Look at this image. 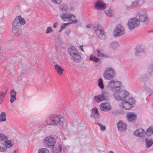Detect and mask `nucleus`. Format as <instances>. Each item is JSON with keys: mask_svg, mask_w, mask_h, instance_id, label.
Instances as JSON below:
<instances>
[{"mask_svg": "<svg viewBox=\"0 0 153 153\" xmlns=\"http://www.w3.org/2000/svg\"><path fill=\"white\" fill-rule=\"evenodd\" d=\"M140 21L136 17L131 18L128 20L127 25L130 30H132L140 25Z\"/></svg>", "mask_w": 153, "mask_h": 153, "instance_id": "obj_7", "label": "nucleus"}, {"mask_svg": "<svg viewBox=\"0 0 153 153\" xmlns=\"http://www.w3.org/2000/svg\"><path fill=\"white\" fill-rule=\"evenodd\" d=\"M98 85L101 89H103L104 86L102 78H100L98 80Z\"/></svg>", "mask_w": 153, "mask_h": 153, "instance_id": "obj_32", "label": "nucleus"}, {"mask_svg": "<svg viewBox=\"0 0 153 153\" xmlns=\"http://www.w3.org/2000/svg\"><path fill=\"white\" fill-rule=\"evenodd\" d=\"M69 24H70V23H63L62 24L60 28L59 31V33H60L63 30L66 28L67 26Z\"/></svg>", "mask_w": 153, "mask_h": 153, "instance_id": "obj_34", "label": "nucleus"}, {"mask_svg": "<svg viewBox=\"0 0 153 153\" xmlns=\"http://www.w3.org/2000/svg\"><path fill=\"white\" fill-rule=\"evenodd\" d=\"M79 48L80 50H81L82 51H84V50L83 49V45H80L79 46Z\"/></svg>", "mask_w": 153, "mask_h": 153, "instance_id": "obj_51", "label": "nucleus"}, {"mask_svg": "<svg viewBox=\"0 0 153 153\" xmlns=\"http://www.w3.org/2000/svg\"><path fill=\"white\" fill-rule=\"evenodd\" d=\"M91 117L95 118H97L100 116V115L98 112V111L97 108L95 107L93 108L91 110Z\"/></svg>", "mask_w": 153, "mask_h": 153, "instance_id": "obj_20", "label": "nucleus"}, {"mask_svg": "<svg viewBox=\"0 0 153 153\" xmlns=\"http://www.w3.org/2000/svg\"><path fill=\"white\" fill-rule=\"evenodd\" d=\"M115 76V73L114 69L111 67H107L104 72V77L108 80L113 79Z\"/></svg>", "mask_w": 153, "mask_h": 153, "instance_id": "obj_6", "label": "nucleus"}, {"mask_svg": "<svg viewBox=\"0 0 153 153\" xmlns=\"http://www.w3.org/2000/svg\"><path fill=\"white\" fill-rule=\"evenodd\" d=\"M18 152V150L17 149H16V150H14L13 151V152H12V153H17Z\"/></svg>", "mask_w": 153, "mask_h": 153, "instance_id": "obj_53", "label": "nucleus"}, {"mask_svg": "<svg viewBox=\"0 0 153 153\" xmlns=\"http://www.w3.org/2000/svg\"><path fill=\"white\" fill-rule=\"evenodd\" d=\"M72 56L74 61H76V62H79V60L81 59V56L80 53L78 51L75 54H74Z\"/></svg>", "mask_w": 153, "mask_h": 153, "instance_id": "obj_24", "label": "nucleus"}, {"mask_svg": "<svg viewBox=\"0 0 153 153\" xmlns=\"http://www.w3.org/2000/svg\"><path fill=\"white\" fill-rule=\"evenodd\" d=\"M60 10L62 11H65L68 9L67 5L64 4L60 5L59 6Z\"/></svg>", "mask_w": 153, "mask_h": 153, "instance_id": "obj_35", "label": "nucleus"}, {"mask_svg": "<svg viewBox=\"0 0 153 153\" xmlns=\"http://www.w3.org/2000/svg\"><path fill=\"white\" fill-rule=\"evenodd\" d=\"M7 151L6 149L4 147H2L0 146V152H4Z\"/></svg>", "mask_w": 153, "mask_h": 153, "instance_id": "obj_45", "label": "nucleus"}, {"mask_svg": "<svg viewBox=\"0 0 153 153\" xmlns=\"http://www.w3.org/2000/svg\"><path fill=\"white\" fill-rule=\"evenodd\" d=\"M91 25L90 24H88L87 25H86V27L87 28H90V27H91Z\"/></svg>", "mask_w": 153, "mask_h": 153, "instance_id": "obj_52", "label": "nucleus"}, {"mask_svg": "<svg viewBox=\"0 0 153 153\" xmlns=\"http://www.w3.org/2000/svg\"><path fill=\"white\" fill-rule=\"evenodd\" d=\"M146 147L148 148L153 144V139L152 138L146 137L145 139Z\"/></svg>", "mask_w": 153, "mask_h": 153, "instance_id": "obj_19", "label": "nucleus"}, {"mask_svg": "<svg viewBox=\"0 0 153 153\" xmlns=\"http://www.w3.org/2000/svg\"><path fill=\"white\" fill-rule=\"evenodd\" d=\"M137 1V5L139 6L142 5L144 2L143 0H138V1Z\"/></svg>", "mask_w": 153, "mask_h": 153, "instance_id": "obj_44", "label": "nucleus"}, {"mask_svg": "<svg viewBox=\"0 0 153 153\" xmlns=\"http://www.w3.org/2000/svg\"><path fill=\"white\" fill-rule=\"evenodd\" d=\"M68 51L69 54L71 56L77 52L74 46H71L70 48L69 49Z\"/></svg>", "mask_w": 153, "mask_h": 153, "instance_id": "obj_27", "label": "nucleus"}, {"mask_svg": "<svg viewBox=\"0 0 153 153\" xmlns=\"http://www.w3.org/2000/svg\"><path fill=\"white\" fill-rule=\"evenodd\" d=\"M137 1H135L133 2L130 5V6H129L128 7H136L137 5Z\"/></svg>", "mask_w": 153, "mask_h": 153, "instance_id": "obj_40", "label": "nucleus"}, {"mask_svg": "<svg viewBox=\"0 0 153 153\" xmlns=\"http://www.w3.org/2000/svg\"><path fill=\"white\" fill-rule=\"evenodd\" d=\"M126 117L128 122H134L136 120L137 115L133 112L128 113Z\"/></svg>", "mask_w": 153, "mask_h": 153, "instance_id": "obj_17", "label": "nucleus"}, {"mask_svg": "<svg viewBox=\"0 0 153 153\" xmlns=\"http://www.w3.org/2000/svg\"><path fill=\"white\" fill-rule=\"evenodd\" d=\"M114 91L115 92L113 94L114 97L116 100L118 101L125 100L128 94V93L127 91L124 90L121 91L119 89Z\"/></svg>", "mask_w": 153, "mask_h": 153, "instance_id": "obj_3", "label": "nucleus"}, {"mask_svg": "<svg viewBox=\"0 0 153 153\" xmlns=\"http://www.w3.org/2000/svg\"><path fill=\"white\" fill-rule=\"evenodd\" d=\"M56 140L54 137L49 136L46 137L44 140L45 145L47 148L53 147Z\"/></svg>", "mask_w": 153, "mask_h": 153, "instance_id": "obj_10", "label": "nucleus"}, {"mask_svg": "<svg viewBox=\"0 0 153 153\" xmlns=\"http://www.w3.org/2000/svg\"><path fill=\"white\" fill-rule=\"evenodd\" d=\"M117 126L118 129L121 131H124L126 129V125L121 121H119L117 124Z\"/></svg>", "mask_w": 153, "mask_h": 153, "instance_id": "obj_21", "label": "nucleus"}, {"mask_svg": "<svg viewBox=\"0 0 153 153\" xmlns=\"http://www.w3.org/2000/svg\"><path fill=\"white\" fill-rule=\"evenodd\" d=\"M6 120V113L4 112H2L0 114V121L1 122L4 121Z\"/></svg>", "mask_w": 153, "mask_h": 153, "instance_id": "obj_30", "label": "nucleus"}, {"mask_svg": "<svg viewBox=\"0 0 153 153\" xmlns=\"http://www.w3.org/2000/svg\"><path fill=\"white\" fill-rule=\"evenodd\" d=\"M106 15L109 16H111L112 15L111 10L109 9L105 10V11Z\"/></svg>", "mask_w": 153, "mask_h": 153, "instance_id": "obj_38", "label": "nucleus"}, {"mask_svg": "<svg viewBox=\"0 0 153 153\" xmlns=\"http://www.w3.org/2000/svg\"><path fill=\"white\" fill-rule=\"evenodd\" d=\"M4 97L0 95V105L2 102Z\"/></svg>", "mask_w": 153, "mask_h": 153, "instance_id": "obj_48", "label": "nucleus"}, {"mask_svg": "<svg viewBox=\"0 0 153 153\" xmlns=\"http://www.w3.org/2000/svg\"><path fill=\"white\" fill-rule=\"evenodd\" d=\"M8 137L3 134L0 133V141L7 140Z\"/></svg>", "mask_w": 153, "mask_h": 153, "instance_id": "obj_36", "label": "nucleus"}, {"mask_svg": "<svg viewBox=\"0 0 153 153\" xmlns=\"http://www.w3.org/2000/svg\"><path fill=\"white\" fill-rule=\"evenodd\" d=\"M144 51V49L140 46L136 47L135 54L136 55H138V54L141 52Z\"/></svg>", "mask_w": 153, "mask_h": 153, "instance_id": "obj_28", "label": "nucleus"}, {"mask_svg": "<svg viewBox=\"0 0 153 153\" xmlns=\"http://www.w3.org/2000/svg\"><path fill=\"white\" fill-rule=\"evenodd\" d=\"M93 28L99 38L102 39H105V34L102 30V27L100 25L96 23L94 24L93 25Z\"/></svg>", "mask_w": 153, "mask_h": 153, "instance_id": "obj_4", "label": "nucleus"}, {"mask_svg": "<svg viewBox=\"0 0 153 153\" xmlns=\"http://www.w3.org/2000/svg\"><path fill=\"white\" fill-rule=\"evenodd\" d=\"M108 97V93L106 91H104L101 94L94 97L93 98V100L94 102L99 103L106 100Z\"/></svg>", "mask_w": 153, "mask_h": 153, "instance_id": "obj_8", "label": "nucleus"}, {"mask_svg": "<svg viewBox=\"0 0 153 153\" xmlns=\"http://www.w3.org/2000/svg\"><path fill=\"white\" fill-rule=\"evenodd\" d=\"M62 150V147L61 145H59L58 147H54L53 149L52 152L53 153H60Z\"/></svg>", "mask_w": 153, "mask_h": 153, "instance_id": "obj_26", "label": "nucleus"}, {"mask_svg": "<svg viewBox=\"0 0 153 153\" xmlns=\"http://www.w3.org/2000/svg\"><path fill=\"white\" fill-rule=\"evenodd\" d=\"M62 0H51V1L52 3L54 4H59L61 2Z\"/></svg>", "mask_w": 153, "mask_h": 153, "instance_id": "obj_43", "label": "nucleus"}, {"mask_svg": "<svg viewBox=\"0 0 153 153\" xmlns=\"http://www.w3.org/2000/svg\"><path fill=\"white\" fill-rule=\"evenodd\" d=\"M153 134V126H151L147 129L146 131L142 128L137 129L134 132V134L136 136L142 137L145 135L148 137L151 136Z\"/></svg>", "mask_w": 153, "mask_h": 153, "instance_id": "obj_2", "label": "nucleus"}, {"mask_svg": "<svg viewBox=\"0 0 153 153\" xmlns=\"http://www.w3.org/2000/svg\"><path fill=\"white\" fill-rule=\"evenodd\" d=\"M97 55L98 56H100V57H103L104 56V55L102 54V53H101L100 52V51L99 50H97Z\"/></svg>", "mask_w": 153, "mask_h": 153, "instance_id": "obj_46", "label": "nucleus"}, {"mask_svg": "<svg viewBox=\"0 0 153 153\" xmlns=\"http://www.w3.org/2000/svg\"><path fill=\"white\" fill-rule=\"evenodd\" d=\"M58 23L57 22H55L53 25V27L54 28H56L57 27Z\"/></svg>", "mask_w": 153, "mask_h": 153, "instance_id": "obj_50", "label": "nucleus"}, {"mask_svg": "<svg viewBox=\"0 0 153 153\" xmlns=\"http://www.w3.org/2000/svg\"><path fill=\"white\" fill-rule=\"evenodd\" d=\"M71 31L70 30L68 29H66L65 30V33L67 35H68L70 33Z\"/></svg>", "mask_w": 153, "mask_h": 153, "instance_id": "obj_47", "label": "nucleus"}, {"mask_svg": "<svg viewBox=\"0 0 153 153\" xmlns=\"http://www.w3.org/2000/svg\"><path fill=\"white\" fill-rule=\"evenodd\" d=\"M7 91V89L5 88L3 91H1L0 92V95L2 96L3 97H4Z\"/></svg>", "mask_w": 153, "mask_h": 153, "instance_id": "obj_37", "label": "nucleus"}, {"mask_svg": "<svg viewBox=\"0 0 153 153\" xmlns=\"http://www.w3.org/2000/svg\"><path fill=\"white\" fill-rule=\"evenodd\" d=\"M78 21L77 19H75L72 21L70 23V24L72 23L76 24L77 23Z\"/></svg>", "mask_w": 153, "mask_h": 153, "instance_id": "obj_49", "label": "nucleus"}, {"mask_svg": "<svg viewBox=\"0 0 153 153\" xmlns=\"http://www.w3.org/2000/svg\"><path fill=\"white\" fill-rule=\"evenodd\" d=\"M94 7L99 10H103L106 7L105 4L102 0H97L94 4Z\"/></svg>", "mask_w": 153, "mask_h": 153, "instance_id": "obj_13", "label": "nucleus"}, {"mask_svg": "<svg viewBox=\"0 0 153 153\" xmlns=\"http://www.w3.org/2000/svg\"><path fill=\"white\" fill-rule=\"evenodd\" d=\"M110 2H114L115 0H109Z\"/></svg>", "mask_w": 153, "mask_h": 153, "instance_id": "obj_55", "label": "nucleus"}, {"mask_svg": "<svg viewBox=\"0 0 153 153\" xmlns=\"http://www.w3.org/2000/svg\"><path fill=\"white\" fill-rule=\"evenodd\" d=\"M124 33V28L121 25H117L113 31V35L117 37L121 36Z\"/></svg>", "mask_w": 153, "mask_h": 153, "instance_id": "obj_12", "label": "nucleus"}, {"mask_svg": "<svg viewBox=\"0 0 153 153\" xmlns=\"http://www.w3.org/2000/svg\"><path fill=\"white\" fill-rule=\"evenodd\" d=\"M120 82L116 81V80H111L108 82V86L113 91L118 90V89H120Z\"/></svg>", "mask_w": 153, "mask_h": 153, "instance_id": "obj_11", "label": "nucleus"}, {"mask_svg": "<svg viewBox=\"0 0 153 153\" xmlns=\"http://www.w3.org/2000/svg\"><path fill=\"white\" fill-rule=\"evenodd\" d=\"M109 153H114L112 151H110L109 152Z\"/></svg>", "mask_w": 153, "mask_h": 153, "instance_id": "obj_56", "label": "nucleus"}, {"mask_svg": "<svg viewBox=\"0 0 153 153\" xmlns=\"http://www.w3.org/2000/svg\"><path fill=\"white\" fill-rule=\"evenodd\" d=\"M60 17L61 19L64 21L66 18H68L69 19L70 21L71 22L75 19V16L71 13H65L62 14L61 15Z\"/></svg>", "mask_w": 153, "mask_h": 153, "instance_id": "obj_15", "label": "nucleus"}, {"mask_svg": "<svg viewBox=\"0 0 153 153\" xmlns=\"http://www.w3.org/2000/svg\"><path fill=\"white\" fill-rule=\"evenodd\" d=\"M139 18L140 21L143 22L144 24H147L149 22V19L145 12L143 13H140L139 14Z\"/></svg>", "mask_w": 153, "mask_h": 153, "instance_id": "obj_14", "label": "nucleus"}, {"mask_svg": "<svg viewBox=\"0 0 153 153\" xmlns=\"http://www.w3.org/2000/svg\"><path fill=\"white\" fill-rule=\"evenodd\" d=\"M65 121L64 117L60 115L52 114L46 118V122L48 125L56 126L63 123Z\"/></svg>", "mask_w": 153, "mask_h": 153, "instance_id": "obj_1", "label": "nucleus"}, {"mask_svg": "<svg viewBox=\"0 0 153 153\" xmlns=\"http://www.w3.org/2000/svg\"><path fill=\"white\" fill-rule=\"evenodd\" d=\"M89 59L91 61L94 62H97L100 61V59L96 57L95 56H93L92 55H91L89 57Z\"/></svg>", "mask_w": 153, "mask_h": 153, "instance_id": "obj_31", "label": "nucleus"}, {"mask_svg": "<svg viewBox=\"0 0 153 153\" xmlns=\"http://www.w3.org/2000/svg\"><path fill=\"white\" fill-rule=\"evenodd\" d=\"M100 109L103 111H108L111 109V108L108 103H102L100 105Z\"/></svg>", "mask_w": 153, "mask_h": 153, "instance_id": "obj_18", "label": "nucleus"}, {"mask_svg": "<svg viewBox=\"0 0 153 153\" xmlns=\"http://www.w3.org/2000/svg\"><path fill=\"white\" fill-rule=\"evenodd\" d=\"M4 140V141H1L0 143L2 146L4 147L6 150L7 149L11 147L14 144L13 143L11 142L10 140H8V139Z\"/></svg>", "mask_w": 153, "mask_h": 153, "instance_id": "obj_16", "label": "nucleus"}, {"mask_svg": "<svg viewBox=\"0 0 153 153\" xmlns=\"http://www.w3.org/2000/svg\"><path fill=\"white\" fill-rule=\"evenodd\" d=\"M123 100L120 104V106L126 110L130 109L133 105L135 103V100L133 98H130L126 100Z\"/></svg>", "mask_w": 153, "mask_h": 153, "instance_id": "obj_5", "label": "nucleus"}, {"mask_svg": "<svg viewBox=\"0 0 153 153\" xmlns=\"http://www.w3.org/2000/svg\"><path fill=\"white\" fill-rule=\"evenodd\" d=\"M38 153H49V152L47 149L44 148L39 149Z\"/></svg>", "mask_w": 153, "mask_h": 153, "instance_id": "obj_33", "label": "nucleus"}, {"mask_svg": "<svg viewBox=\"0 0 153 153\" xmlns=\"http://www.w3.org/2000/svg\"><path fill=\"white\" fill-rule=\"evenodd\" d=\"M97 124L100 126V129L101 130L103 131L105 130L106 127L105 126H103L102 125L99 123H97Z\"/></svg>", "mask_w": 153, "mask_h": 153, "instance_id": "obj_39", "label": "nucleus"}, {"mask_svg": "<svg viewBox=\"0 0 153 153\" xmlns=\"http://www.w3.org/2000/svg\"><path fill=\"white\" fill-rule=\"evenodd\" d=\"M55 68L59 75H62L64 71L63 69L59 65L56 64L55 66Z\"/></svg>", "mask_w": 153, "mask_h": 153, "instance_id": "obj_23", "label": "nucleus"}, {"mask_svg": "<svg viewBox=\"0 0 153 153\" xmlns=\"http://www.w3.org/2000/svg\"><path fill=\"white\" fill-rule=\"evenodd\" d=\"M22 68L23 69L22 70V71L20 73V74L21 75L25 73L26 71L27 70V67L26 66H24Z\"/></svg>", "mask_w": 153, "mask_h": 153, "instance_id": "obj_42", "label": "nucleus"}, {"mask_svg": "<svg viewBox=\"0 0 153 153\" xmlns=\"http://www.w3.org/2000/svg\"><path fill=\"white\" fill-rule=\"evenodd\" d=\"M16 91L14 89H12L10 93V101L11 103H13L16 100Z\"/></svg>", "mask_w": 153, "mask_h": 153, "instance_id": "obj_22", "label": "nucleus"}, {"mask_svg": "<svg viewBox=\"0 0 153 153\" xmlns=\"http://www.w3.org/2000/svg\"><path fill=\"white\" fill-rule=\"evenodd\" d=\"M148 32H153V30H149Z\"/></svg>", "mask_w": 153, "mask_h": 153, "instance_id": "obj_54", "label": "nucleus"}, {"mask_svg": "<svg viewBox=\"0 0 153 153\" xmlns=\"http://www.w3.org/2000/svg\"><path fill=\"white\" fill-rule=\"evenodd\" d=\"M12 32L17 36L20 35L22 33L21 26L15 20L13 23Z\"/></svg>", "mask_w": 153, "mask_h": 153, "instance_id": "obj_9", "label": "nucleus"}, {"mask_svg": "<svg viewBox=\"0 0 153 153\" xmlns=\"http://www.w3.org/2000/svg\"><path fill=\"white\" fill-rule=\"evenodd\" d=\"M53 30L51 27H48L46 30V33H50L53 32Z\"/></svg>", "mask_w": 153, "mask_h": 153, "instance_id": "obj_41", "label": "nucleus"}, {"mask_svg": "<svg viewBox=\"0 0 153 153\" xmlns=\"http://www.w3.org/2000/svg\"><path fill=\"white\" fill-rule=\"evenodd\" d=\"M118 47V43L116 41H114L110 44V47L112 49H115Z\"/></svg>", "mask_w": 153, "mask_h": 153, "instance_id": "obj_29", "label": "nucleus"}, {"mask_svg": "<svg viewBox=\"0 0 153 153\" xmlns=\"http://www.w3.org/2000/svg\"><path fill=\"white\" fill-rule=\"evenodd\" d=\"M14 20L16 22H18V23L20 24L21 26V25H24L25 23V19L22 18L20 16H18V19H15Z\"/></svg>", "mask_w": 153, "mask_h": 153, "instance_id": "obj_25", "label": "nucleus"}]
</instances>
